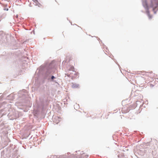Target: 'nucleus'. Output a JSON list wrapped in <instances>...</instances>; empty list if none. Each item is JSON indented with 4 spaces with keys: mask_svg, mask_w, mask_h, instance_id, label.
<instances>
[{
    "mask_svg": "<svg viewBox=\"0 0 158 158\" xmlns=\"http://www.w3.org/2000/svg\"><path fill=\"white\" fill-rule=\"evenodd\" d=\"M79 76V74L78 73H75L73 76L72 77L73 79L78 77Z\"/></svg>",
    "mask_w": 158,
    "mask_h": 158,
    "instance_id": "1",
    "label": "nucleus"
},
{
    "mask_svg": "<svg viewBox=\"0 0 158 158\" xmlns=\"http://www.w3.org/2000/svg\"><path fill=\"white\" fill-rule=\"evenodd\" d=\"M35 3L36 5H38L39 6H40L39 5H41V4L39 3L37 0H32Z\"/></svg>",
    "mask_w": 158,
    "mask_h": 158,
    "instance_id": "2",
    "label": "nucleus"
},
{
    "mask_svg": "<svg viewBox=\"0 0 158 158\" xmlns=\"http://www.w3.org/2000/svg\"><path fill=\"white\" fill-rule=\"evenodd\" d=\"M65 75L69 77H72V76H71L70 74H65Z\"/></svg>",
    "mask_w": 158,
    "mask_h": 158,
    "instance_id": "3",
    "label": "nucleus"
},
{
    "mask_svg": "<svg viewBox=\"0 0 158 158\" xmlns=\"http://www.w3.org/2000/svg\"><path fill=\"white\" fill-rule=\"evenodd\" d=\"M54 78H55V77H54V76H52V77H51V79H53Z\"/></svg>",
    "mask_w": 158,
    "mask_h": 158,
    "instance_id": "4",
    "label": "nucleus"
},
{
    "mask_svg": "<svg viewBox=\"0 0 158 158\" xmlns=\"http://www.w3.org/2000/svg\"><path fill=\"white\" fill-rule=\"evenodd\" d=\"M148 17L149 19H151L152 18L151 16H150V15H148Z\"/></svg>",
    "mask_w": 158,
    "mask_h": 158,
    "instance_id": "5",
    "label": "nucleus"
},
{
    "mask_svg": "<svg viewBox=\"0 0 158 158\" xmlns=\"http://www.w3.org/2000/svg\"><path fill=\"white\" fill-rule=\"evenodd\" d=\"M148 81H152V80H148Z\"/></svg>",
    "mask_w": 158,
    "mask_h": 158,
    "instance_id": "6",
    "label": "nucleus"
},
{
    "mask_svg": "<svg viewBox=\"0 0 158 158\" xmlns=\"http://www.w3.org/2000/svg\"><path fill=\"white\" fill-rule=\"evenodd\" d=\"M151 85L152 86V87L153 86V85Z\"/></svg>",
    "mask_w": 158,
    "mask_h": 158,
    "instance_id": "7",
    "label": "nucleus"
}]
</instances>
